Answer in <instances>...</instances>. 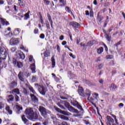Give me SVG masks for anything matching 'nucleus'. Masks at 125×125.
Returning a JSON list of instances; mask_svg holds the SVG:
<instances>
[{"instance_id": "obj_1", "label": "nucleus", "mask_w": 125, "mask_h": 125, "mask_svg": "<svg viewBox=\"0 0 125 125\" xmlns=\"http://www.w3.org/2000/svg\"><path fill=\"white\" fill-rule=\"evenodd\" d=\"M25 114L27 118L29 119L32 120L38 118V115L37 114L34 113L33 108H27L25 110Z\"/></svg>"}, {"instance_id": "obj_2", "label": "nucleus", "mask_w": 125, "mask_h": 125, "mask_svg": "<svg viewBox=\"0 0 125 125\" xmlns=\"http://www.w3.org/2000/svg\"><path fill=\"white\" fill-rule=\"evenodd\" d=\"M9 53L8 49H5L3 46L0 47V63L1 60H4L6 59Z\"/></svg>"}, {"instance_id": "obj_3", "label": "nucleus", "mask_w": 125, "mask_h": 125, "mask_svg": "<svg viewBox=\"0 0 125 125\" xmlns=\"http://www.w3.org/2000/svg\"><path fill=\"white\" fill-rule=\"evenodd\" d=\"M39 110L41 113L42 115L44 118L46 117L47 114L50 113V111L47 110V109H46V108L42 106H39Z\"/></svg>"}, {"instance_id": "obj_4", "label": "nucleus", "mask_w": 125, "mask_h": 125, "mask_svg": "<svg viewBox=\"0 0 125 125\" xmlns=\"http://www.w3.org/2000/svg\"><path fill=\"white\" fill-rule=\"evenodd\" d=\"M20 41V39L18 38H15L14 37H13L9 41V44L11 45H17L18 44H19Z\"/></svg>"}, {"instance_id": "obj_5", "label": "nucleus", "mask_w": 125, "mask_h": 125, "mask_svg": "<svg viewBox=\"0 0 125 125\" xmlns=\"http://www.w3.org/2000/svg\"><path fill=\"white\" fill-rule=\"evenodd\" d=\"M16 56L18 59L24 60L25 58V55L22 52L18 51L16 52Z\"/></svg>"}, {"instance_id": "obj_6", "label": "nucleus", "mask_w": 125, "mask_h": 125, "mask_svg": "<svg viewBox=\"0 0 125 125\" xmlns=\"http://www.w3.org/2000/svg\"><path fill=\"white\" fill-rule=\"evenodd\" d=\"M106 119L107 120L106 122L107 125H111V124H113L114 123V120L111 117L107 116Z\"/></svg>"}, {"instance_id": "obj_7", "label": "nucleus", "mask_w": 125, "mask_h": 125, "mask_svg": "<svg viewBox=\"0 0 125 125\" xmlns=\"http://www.w3.org/2000/svg\"><path fill=\"white\" fill-rule=\"evenodd\" d=\"M38 90L41 94L43 95H45L46 92L45 91V88L44 87L41 86L40 85L38 86Z\"/></svg>"}, {"instance_id": "obj_8", "label": "nucleus", "mask_w": 125, "mask_h": 125, "mask_svg": "<svg viewBox=\"0 0 125 125\" xmlns=\"http://www.w3.org/2000/svg\"><path fill=\"white\" fill-rule=\"evenodd\" d=\"M56 110L57 111L59 112H60L61 113L64 114L65 115L70 116L71 115V113L67 112L66 111H62L60 108H58V107L56 108Z\"/></svg>"}, {"instance_id": "obj_9", "label": "nucleus", "mask_w": 125, "mask_h": 125, "mask_svg": "<svg viewBox=\"0 0 125 125\" xmlns=\"http://www.w3.org/2000/svg\"><path fill=\"white\" fill-rule=\"evenodd\" d=\"M30 97L32 101L35 104H38V99L34 94H30Z\"/></svg>"}, {"instance_id": "obj_10", "label": "nucleus", "mask_w": 125, "mask_h": 125, "mask_svg": "<svg viewBox=\"0 0 125 125\" xmlns=\"http://www.w3.org/2000/svg\"><path fill=\"white\" fill-rule=\"evenodd\" d=\"M69 25H70V26H72L73 28H78L80 27V24L77 22H71L69 23Z\"/></svg>"}, {"instance_id": "obj_11", "label": "nucleus", "mask_w": 125, "mask_h": 125, "mask_svg": "<svg viewBox=\"0 0 125 125\" xmlns=\"http://www.w3.org/2000/svg\"><path fill=\"white\" fill-rule=\"evenodd\" d=\"M68 109L69 111L73 112V113H79V111L78 110V109H75L73 106L71 105H70L69 107L68 108Z\"/></svg>"}, {"instance_id": "obj_12", "label": "nucleus", "mask_w": 125, "mask_h": 125, "mask_svg": "<svg viewBox=\"0 0 125 125\" xmlns=\"http://www.w3.org/2000/svg\"><path fill=\"white\" fill-rule=\"evenodd\" d=\"M78 93L83 97H85V93L83 91V89L82 87H79L78 89Z\"/></svg>"}, {"instance_id": "obj_13", "label": "nucleus", "mask_w": 125, "mask_h": 125, "mask_svg": "<svg viewBox=\"0 0 125 125\" xmlns=\"http://www.w3.org/2000/svg\"><path fill=\"white\" fill-rule=\"evenodd\" d=\"M21 32V29L20 28H16L13 32V35L17 36Z\"/></svg>"}, {"instance_id": "obj_14", "label": "nucleus", "mask_w": 125, "mask_h": 125, "mask_svg": "<svg viewBox=\"0 0 125 125\" xmlns=\"http://www.w3.org/2000/svg\"><path fill=\"white\" fill-rule=\"evenodd\" d=\"M7 102L10 103L13 102L14 100V97L12 95H10L6 97Z\"/></svg>"}, {"instance_id": "obj_15", "label": "nucleus", "mask_w": 125, "mask_h": 125, "mask_svg": "<svg viewBox=\"0 0 125 125\" xmlns=\"http://www.w3.org/2000/svg\"><path fill=\"white\" fill-rule=\"evenodd\" d=\"M100 13H98L97 19L98 21L100 23H101L102 22V20H103V17L101 15H100Z\"/></svg>"}, {"instance_id": "obj_16", "label": "nucleus", "mask_w": 125, "mask_h": 125, "mask_svg": "<svg viewBox=\"0 0 125 125\" xmlns=\"http://www.w3.org/2000/svg\"><path fill=\"white\" fill-rule=\"evenodd\" d=\"M19 78L20 79V80L21 81V82H24V75L23 74V73L21 72H20L18 75Z\"/></svg>"}, {"instance_id": "obj_17", "label": "nucleus", "mask_w": 125, "mask_h": 125, "mask_svg": "<svg viewBox=\"0 0 125 125\" xmlns=\"http://www.w3.org/2000/svg\"><path fill=\"white\" fill-rule=\"evenodd\" d=\"M5 110L7 111L9 115L12 114V110L10 109V107L9 105H6L5 107Z\"/></svg>"}, {"instance_id": "obj_18", "label": "nucleus", "mask_w": 125, "mask_h": 125, "mask_svg": "<svg viewBox=\"0 0 125 125\" xmlns=\"http://www.w3.org/2000/svg\"><path fill=\"white\" fill-rule=\"evenodd\" d=\"M51 62H52V68H54L55 66H56V62H55L54 56L52 57Z\"/></svg>"}, {"instance_id": "obj_19", "label": "nucleus", "mask_w": 125, "mask_h": 125, "mask_svg": "<svg viewBox=\"0 0 125 125\" xmlns=\"http://www.w3.org/2000/svg\"><path fill=\"white\" fill-rule=\"evenodd\" d=\"M17 85V83L16 82H13V83L9 84V87L11 88H13L15 87H16Z\"/></svg>"}, {"instance_id": "obj_20", "label": "nucleus", "mask_w": 125, "mask_h": 125, "mask_svg": "<svg viewBox=\"0 0 125 125\" xmlns=\"http://www.w3.org/2000/svg\"><path fill=\"white\" fill-rule=\"evenodd\" d=\"M31 69L32 70V73H36V65L35 63H33L30 66Z\"/></svg>"}, {"instance_id": "obj_21", "label": "nucleus", "mask_w": 125, "mask_h": 125, "mask_svg": "<svg viewBox=\"0 0 125 125\" xmlns=\"http://www.w3.org/2000/svg\"><path fill=\"white\" fill-rule=\"evenodd\" d=\"M65 10L68 13L71 14V16H72L73 17H74L72 12L71 11V10H70V8L68 6H66L65 7Z\"/></svg>"}, {"instance_id": "obj_22", "label": "nucleus", "mask_w": 125, "mask_h": 125, "mask_svg": "<svg viewBox=\"0 0 125 125\" xmlns=\"http://www.w3.org/2000/svg\"><path fill=\"white\" fill-rule=\"evenodd\" d=\"M62 104H63L65 105V106L66 108H67L70 106V104H69V103L67 102L66 101H62Z\"/></svg>"}, {"instance_id": "obj_23", "label": "nucleus", "mask_w": 125, "mask_h": 125, "mask_svg": "<svg viewBox=\"0 0 125 125\" xmlns=\"http://www.w3.org/2000/svg\"><path fill=\"white\" fill-rule=\"evenodd\" d=\"M55 1H57L58 0H54ZM59 1L61 4V6H64L66 4V0H59Z\"/></svg>"}, {"instance_id": "obj_24", "label": "nucleus", "mask_w": 125, "mask_h": 125, "mask_svg": "<svg viewBox=\"0 0 125 125\" xmlns=\"http://www.w3.org/2000/svg\"><path fill=\"white\" fill-rule=\"evenodd\" d=\"M90 96L87 97H88V101H90V103L95 106H96L95 104L93 103V101H94V99L90 97Z\"/></svg>"}, {"instance_id": "obj_25", "label": "nucleus", "mask_w": 125, "mask_h": 125, "mask_svg": "<svg viewBox=\"0 0 125 125\" xmlns=\"http://www.w3.org/2000/svg\"><path fill=\"white\" fill-rule=\"evenodd\" d=\"M39 21L42 24V27H44V25H45V23L44 22L43 18H42V16L41 15L40 16V17Z\"/></svg>"}, {"instance_id": "obj_26", "label": "nucleus", "mask_w": 125, "mask_h": 125, "mask_svg": "<svg viewBox=\"0 0 125 125\" xmlns=\"http://www.w3.org/2000/svg\"><path fill=\"white\" fill-rule=\"evenodd\" d=\"M16 109H17V113L18 114H19L20 113V111L21 110H22V107L21 106H20V105H17V106H16Z\"/></svg>"}, {"instance_id": "obj_27", "label": "nucleus", "mask_w": 125, "mask_h": 125, "mask_svg": "<svg viewBox=\"0 0 125 125\" xmlns=\"http://www.w3.org/2000/svg\"><path fill=\"white\" fill-rule=\"evenodd\" d=\"M104 52V48L101 47L98 49L97 53L99 54H101Z\"/></svg>"}, {"instance_id": "obj_28", "label": "nucleus", "mask_w": 125, "mask_h": 125, "mask_svg": "<svg viewBox=\"0 0 125 125\" xmlns=\"http://www.w3.org/2000/svg\"><path fill=\"white\" fill-rule=\"evenodd\" d=\"M20 49H22V50L24 51L25 52L28 53V49L24 46H23V45H21L20 46Z\"/></svg>"}, {"instance_id": "obj_29", "label": "nucleus", "mask_w": 125, "mask_h": 125, "mask_svg": "<svg viewBox=\"0 0 125 125\" xmlns=\"http://www.w3.org/2000/svg\"><path fill=\"white\" fill-rule=\"evenodd\" d=\"M85 93V96L89 97L91 96V91L89 89H86V93Z\"/></svg>"}, {"instance_id": "obj_30", "label": "nucleus", "mask_w": 125, "mask_h": 125, "mask_svg": "<svg viewBox=\"0 0 125 125\" xmlns=\"http://www.w3.org/2000/svg\"><path fill=\"white\" fill-rule=\"evenodd\" d=\"M79 103L76 100H73L71 101V104L74 106H76Z\"/></svg>"}, {"instance_id": "obj_31", "label": "nucleus", "mask_w": 125, "mask_h": 125, "mask_svg": "<svg viewBox=\"0 0 125 125\" xmlns=\"http://www.w3.org/2000/svg\"><path fill=\"white\" fill-rule=\"evenodd\" d=\"M21 118H22V122H23V123L26 124L28 121V120L26 119L24 115H22Z\"/></svg>"}, {"instance_id": "obj_32", "label": "nucleus", "mask_w": 125, "mask_h": 125, "mask_svg": "<svg viewBox=\"0 0 125 125\" xmlns=\"http://www.w3.org/2000/svg\"><path fill=\"white\" fill-rule=\"evenodd\" d=\"M28 87L32 93H33V94H36V91L32 87H31V86H28Z\"/></svg>"}, {"instance_id": "obj_33", "label": "nucleus", "mask_w": 125, "mask_h": 125, "mask_svg": "<svg viewBox=\"0 0 125 125\" xmlns=\"http://www.w3.org/2000/svg\"><path fill=\"white\" fill-rule=\"evenodd\" d=\"M12 93L13 94L16 93V94H20V90L18 89H14V90H13Z\"/></svg>"}, {"instance_id": "obj_34", "label": "nucleus", "mask_w": 125, "mask_h": 125, "mask_svg": "<svg viewBox=\"0 0 125 125\" xmlns=\"http://www.w3.org/2000/svg\"><path fill=\"white\" fill-rule=\"evenodd\" d=\"M18 1H20L19 2V5L20 6H24L25 5L24 2L22 0H18Z\"/></svg>"}, {"instance_id": "obj_35", "label": "nucleus", "mask_w": 125, "mask_h": 125, "mask_svg": "<svg viewBox=\"0 0 125 125\" xmlns=\"http://www.w3.org/2000/svg\"><path fill=\"white\" fill-rule=\"evenodd\" d=\"M109 88L110 89H113V90H115L117 88V87L116 85H115V84H111V85L109 87Z\"/></svg>"}, {"instance_id": "obj_36", "label": "nucleus", "mask_w": 125, "mask_h": 125, "mask_svg": "<svg viewBox=\"0 0 125 125\" xmlns=\"http://www.w3.org/2000/svg\"><path fill=\"white\" fill-rule=\"evenodd\" d=\"M60 117L61 119L64 120V121H68L69 120L68 118L63 115H61Z\"/></svg>"}, {"instance_id": "obj_37", "label": "nucleus", "mask_w": 125, "mask_h": 125, "mask_svg": "<svg viewBox=\"0 0 125 125\" xmlns=\"http://www.w3.org/2000/svg\"><path fill=\"white\" fill-rule=\"evenodd\" d=\"M30 19V15H29L28 13H26L25 15H24V20H27L28 19Z\"/></svg>"}, {"instance_id": "obj_38", "label": "nucleus", "mask_w": 125, "mask_h": 125, "mask_svg": "<svg viewBox=\"0 0 125 125\" xmlns=\"http://www.w3.org/2000/svg\"><path fill=\"white\" fill-rule=\"evenodd\" d=\"M68 77H69V79H72V78H73L75 77V75L73 74H72L70 72H69L68 73Z\"/></svg>"}, {"instance_id": "obj_39", "label": "nucleus", "mask_w": 125, "mask_h": 125, "mask_svg": "<svg viewBox=\"0 0 125 125\" xmlns=\"http://www.w3.org/2000/svg\"><path fill=\"white\" fill-rule=\"evenodd\" d=\"M49 55H50V52L48 51H46L44 53V56H45V57H49Z\"/></svg>"}, {"instance_id": "obj_40", "label": "nucleus", "mask_w": 125, "mask_h": 125, "mask_svg": "<svg viewBox=\"0 0 125 125\" xmlns=\"http://www.w3.org/2000/svg\"><path fill=\"white\" fill-rule=\"evenodd\" d=\"M29 60L30 62H35V60H33V56L32 55L29 56Z\"/></svg>"}, {"instance_id": "obj_41", "label": "nucleus", "mask_w": 125, "mask_h": 125, "mask_svg": "<svg viewBox=\"0 0 125 125\" xmlns=\"http://www.w3.org/2000/svg\"><path fill=\"white\" fill-rule=\"evenodd\" d=\"M76 107L80 110L83 111V107L82 106V105L81 104H80L79 103L77 105Z\"/></svg>"}, {"instance_id": "obj_42", "label": "nucleus", "mask_w": 125, "mask_h": 125, "mask_svg": "<svg viewBox=\"0 0 125 125\" xmlns=\"http://www.w3.org/2000/svg\"><path fill=\"white\" fill-rule=\"evenodd\" d=\"M94 95H95V99L97 101H99L100 100V99L99 98V94L95 93H94Z\"/></svg>"}, {"instance_id": "obj_43", "label": "nucleus", "mask_w": 125, "mask_h": 125, "mask_svg": "<svg viewBox=\"0 0 125 125\" xmlns=\"http://www.w3.org/2000/svg\"><path fill=\"white\" fill-rule=\"evenodd\" d=\"M17 65L19 68H21L23 66V64L21 62H18Z\"/></svg>"}, {"instance_id": "obj_44", "label": "nucleus", "mask_w": 125, "mask_h": 125, "mask_svg": "<svg viewBox=\"0 0 125 125\" xmlns=\"http://www.w3.org/2000/svg\"><path fill=\"white\" fill-rule=\"evenodd\" d=\"M44 3L46 5L48 6L50 3V1L48 0H44Z\"/></svg>"}, {"instance_id": "obj_45", "label": "nucleus", "mask_w": 125, "mask_h": 125, "mask_svg": "<svg viewBox=\"0 0 125 125\" xmlns=\"http://www.w3.org/2000/svg\"><path fill=\"white\" fill-rule=\"evenodd\" d=\"M113 58V55H107V56H106V59L107 60H108V59L111 60V59H112Z\"/></svg>"}, {"instance_id": "obj_46", "label": "nucleus", "mask_w": 125, "mask_h": 125, "mask_svg": "<svg viewBox=\"0 0 125 125\" xmlns=\"http://www.w3.org/2000/svg\"><path fill=\"white\" fill-rule=\"evenodd\" d=\"M4 123L5 124V125H10V121L9 120H5L4 121Z\"/></svg>"}, {"instance_id": "obj_47", "label": "nucleus", "mask_w": 125, "mask_h": 125, "mask_svg": "<svg viewBox=\"0 0 125 125\" xmlns=\"http://www.w3.org/2000/svg\"><path fill=\"white\" fill-rule=\"evenodd\" d=\"M86 83L87 84H88L90 86H91L93 85L92 82H90L88 80L86 81Z\"/></svg>"}, {"instance_id": "obj_48", "label": "nucleus", "mask_w": 125, "mask_h": 125, "mask_svg": "<svg viewBox=\"0 0 125 125\" xmlns=\"http://www.w3.org/2000/svg\"><path fill=\"white\" fill-rule=\"evenodd\" d=\"M58 105L60 108H61L62 109H63V110H65V107H64L63 105H61V104H60V103L58 104Z\"/></svg>"}, {"instance_id": "obj_49", "label": "nucleus", "mask_w": 125, "mask_h": 125, "mask_svg": "<svg viewBox=\"0 0 125 125\" xmlns=\"http://www.w3.org/2000/svg\"><path fill=\"white\" fill-rule=\"evenodd\" d=\"M16 49H16V48L15 47H12L11 48V51L13 53V52L16 51Z\"/></svg>"}, {"instance_id": "obj_50", "label": "nucleus", "mask_w": 125, "mask_h": 125, "mask_svg": "<svg viewBox=\"0 0 125 125\" xmlns=\"http://www.w3.org/2000/svg\"><path fill=\"white\" fill-rule=\"evenodd\" d=\"M46 27H47V29H50V27L49 26V23L48 22H46Z\"/></svg>"}, {"instance_id": "obj_51", "label": "nucleus", "mask_w": 125, "mask_h": 125, "mask_svg": "<svg viewBox=\"0 0 125 125\" xmlns=\"http://www.w3.org/2000/svg\"><path fill=\"white\" fill-rule=\"evenodd\" d=\"M40 38L42 39H44L45 38V35L44 34H41L40 35Z\"/></svg>"}, {"instance_id": "obj_52", "label": "nucleus", "mask_w": 125, "mask_h": 125, "mask_svg": "<svg viewBox=\"0 0 125 125\" xmlns=\"http://www.w3.org/2000/svg\"><path fill=\"white\" fill-rule=\"evenodd\" d=\"M34 32L35 34H38L39 33V29L38 28H35L34 30Z\"/></svg>"}, {"instance_id": "obj_53", "label": "nucleus", "mask_w": 125, "mask_h": 125, "mask_svg": "<svg viewBox=\"0 0 125 125\" xmlns=\"http://www.w3.org/2000/svg\"><path fill=\"white\" fill-rule=\"evenodd\" d=\"M56 47L57 48V50L59 53H60V47L59 45H57L56 46Z\"/></svg>"}, {"instance_id": "obj_54", "label": "nucleus", "mask_w": 125, "mask_h": 125, "mask_svg": "<svg viewBox=\"0 0 125 125\" xmlns=\"http://www.w3.org/2000/svg\"><path fill=\"white\" fill-rule=\"evenodd\" d=\"M23 93H24L25 95H28V91L25 88H23Z\"/></svg>"}, {"instance_id": "obj_55", "label": "nucleus", "mask_w": 125, "mask_h": 125, "mask_svg": "<svg viewBox=\"0 0 125 125\" xmlns=\"http://www.w3.org/2000/svg\"><path fill=\"white\" fill-rule=\"evenodd\" d=\"M90 16L91 17H93V10L92 9H91L90 10Z\"/></svg>"}, {"instance_id": "obj_56", "label": "nucleus", "mask_w": 125, "mask_h": 125, "mask_svg": "<svg viewBox=\"0 0 125 125\" xmlns=\"http://www.w3.org/2000/svg\"><path fill=\"white\" fill-rule=\"evenodd\" d=\"M87 44H88V45L92 46V45H93V41H90V42H88L87 43Z\"/></svg>"}, {"instance_id": "obj_57", "label": "nucleus", "mask_w": 125, "mask_h": 125, "mask_svg": "<svg viewBox=\"0 0 125 125\" xmlns=\"http://www.w3.org/2000/svg\"><path fill=\"white\" fill-rule=\"evenodd\" d=\"M106 39L108 41L110 42V37H109V35L108 34L106 35Z\"/></svg>"}, {"instance_id": "obj_58", "label": "nucleus", "mask_w": 125, "mask_h": 125, "mask_svg": "<svg viewBox=\"0 0 125 125\" xmlns=\"http://www.w3.org/2000/svg\"><path fill=\"white\" fill-rule=\"evenodd\" d=\"M124 106V104L123 103H120V104H118V106H119V107H121V108L123 107Z\"/></svg>"}, {"instance_id": "obj_59", "label": "nucleus", "mask_w": 125, "mask_h": 125, "mask_svg": "<svg viewBox=\"0 0 125 125\" xmlns=\"http://www.w3.org/2000/svg\"><path fill=\"white\" fill-rule=\"evenodd\" d=\"M69 56L71 57L73 59L76 58L75 56L73 55V54L72 53L69 54Z\"/></svg>"}, {"instance_id": "obj_60", "label": "nucleus", "mask_w": 125, "mask_h": 125, "mask_svg": "<svg viewBox=\"0 0 125 125\" xmlns=\"http://www.w3.org/2000/svg\"><path fill=\"white\" fill-rule=\"evenodd\" d=\"M13 63L15 65H16V64L17 63V61H16V60H15V59H14L13 60Z\"/></svg>"}, {"instance_id": "obj_61", "label": "nucleus", "mask_w": 125, "mask_h": 125, "mask_svg": "<svg viewBox=\"0 0 125 125\" xmlns=\"http://www.w3.org/2000/svg\"><path fill=\"white\" fill-rule=\"evenodd\" d=\"M104 66V65L103 64H100L98 65V68L99 69H102Z\"/></svg>"}, {"instance_id": "obj_62", "label": "nucleus", "mask_w": 125, "mask_h": 125, "mask_svg": "<svg viewBox=\"0 0 125 125\" xmlns=\"http://www.w3.org/2000/svg\"><path fill=\"white\" fill-rule=\"evenodd\" d=\"M16 101L17 102L19 101V97L17 96H15Z\"/></svg>"}, {"instance_id": "obj_63", "label": "nucleus", "mask_w": 125, "mask_h": 125, "mask_svg": "<svg viewBox=\"0 0 125 125\" xmlns=\"http://www.w3.org/2000/svg\"><path fill=\"white\" fill-rule=\"evenodd\" d=\"M44 125H48V121L46 120L44 123H43Z\"/></svg>"}, {"instance_id": "obj_64", "label": "nucleus", "mask_w": 125, "mask_h": 125, "mask_svg": "<svg viewBox=\"0 0 125 125\" xmlns=\"http://www.w3.org/2000/svg\"><path fill=\"white\" fill-rule=\"evenodd\" d=\"M62 125H67V123L65 122H63L62 123Z\"/></svg>"}]
</instances>
